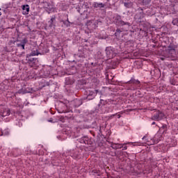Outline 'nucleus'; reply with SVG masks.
<instances>
[{
	"instance_id": "nucleus-1",
	"label": "nucleus",
	"mask_w": 178,
	"mask_h": 178,
	"mask_svg": "<svg viewBox=\"0 0 178 178\" xmlns=\"http://www.w3.org/2000/svg\"><path fill=\"white\" fill-rule=\"evenodd\" d=\"M126 84H127V87L128 90L134 91V90H137L141 86V82L138 79L132 77L129 81L126 82Z\"/></svg>"
},
{
	"instance_id": "nucleus-2",
	"label": "nucleus",
	"mask_w": 178,
	"mask_h": 178,
	"mask_svg": "<svg viewBox=\"0 0 178 178\" xmlns=\"http://www.w3.org/2000/svg\"><path fill=\"white\" fill-rule=\"evenodd\" d=\"M114 23L118 27L123 26H127L128 27H131V23L122 20V16H120V15H117L114 17Z\"/></svg>"
},
{
	"instance_id": "nucleus-3",
	"label": "nucleus",
	"mask_w": 178,
	"mask_h": 178,
	"mask_svg": "<svg viewBox=\"0 0 178 178\" xmlns=\"http://www.w3.org/2000/svg\"><path fill=\"white\" fill-rule=\"evenodd\" d=\"M99 91L98 90H87L86 91V97H83V100L88 99V101H91L97 97V95L98 94Z\"/></svg>"
},
{
	"instance_id": "nucleus-4",
	"label": "nucleus",
	"mask_w": 178,
	"mask_h": 178,
	"mask_svg": "<svg viewBox=\"0 0 178 178\" xmlns=\"http://www.w3.org/2000/svg\"><path fill=\"white\" fill-rule=\"evenodd\" d=\"M177 47L178 46L173 43H170L168 46V52L169 56H171L172 58H175V56H176V51L177 49Z\"/></svg>"
},
{
	"instance_id": "nucleus-5",
	"label": "nucleus",
	"mask_w": 178,
	"mask_h": 178,
	"mask_svg": "<svg viewBox=\"0 0 178 178\" xmlns=\"http://www.w3.org/2000/svg\"><path fill=\"white\" fill-rule=\"evenodd\" d=\"M105 51L108 59H113V58H115L116 56L115 48L112 47H107L105 49Z\"/></svg>"
},
{
	"instance_id": "nucleus-6",
	"label": "nucleus",
	"mask_w": 178,
	"mask_h": 178,
	"mask_svg": "<svg viewBox=\"0 0 178 178\" xmlns=\"http://www.w3.org/2000/svg\"><path fill=\"white\" fill-rule=\"evenodd\" d=\"M113 102L114 101L111 99H108L106 101H104V99H100V102L96 107L95 110L93 111V113H98V112L99 111V108H101V105L105 106L106 105V104H108V105H111V104H113Z\"/></svg>"
},
{
	"instance_id": "nucleus-7",
	"label": "nucleus",
	"mask_w": 178,
	"mask_h": 178,
	"mask_svg": "<svg viewBox=\"0 0 178 178\" xmlns=\"http://www.w3.org/2000/svg\"><path fill=\"white\" fill-rule=\"evenodd\" d=\"M163 118H165V113L161 111H158L154 115L151 117V120L156 122H159V120H162Z\"/></svg>"
},
{
	"instance_id": "nucleus-8",
	"label": "nucleus",
	"mask_w": 178,
	"mask_h": 178,
	"mask_svg": "<svg viewBox=\"0 0 178 178\" xmlns=\"http://www.w3.org/2000/svg\"><path fill=\"white\" fill-rule=\"evenodd\" d=\"M81 144H85V145H92V140L88 136H83L78 140Z\"/></svg>"
},
{
	"instance_id": "nucleus-9",
	"label": "nucleus",
	"mask_w": 178,
	"mask_h": 178,
	"mask_svg": "<svg viewBox=\"0 0 178 178\" xmlns=\"http://www.w3.org/2000/svg\"><path fill=\"white\" fill-rule=\"evenodd\" d=\"M83 100H84L83 97L82 99H74L71 102V105L73 108H79V106L83 105Z\"/></svg>"
},
{
	"instance_id": "nucleus-10",
	"label": "nucleus",
	"mask_w": 178,
	"mask_h": 178,
	"mask_svg": "<svg viewBox=\"0 0 178 178\" xmlns=\"http://www.w3.org/2000/svg\"><path fill=\"white\" fill-rule=\"evenodd\" d=\"M33 56H31L30 54H27L26 57V60L27 63L31 65V66H34L35 65V63L37 62V58H33Z\"/></svg>"
},
{
	"instance_id": "nucleus-11",
	"label": "nucleus",
	"mask_w": 178,
	"mask_h": 178,
	"mask_svg": "<svg viewBox=\"0 0 178 178\" xmlns=\"http://www.w3.org/2000/svg\"><path fill=\"white\" fill-rule=\"evenodd\" d=\"M29 42V40L27 38H24L22 40H19V43L17 44V47L18 48H22V49H25L26 44Z\"/></svg>"
},
{
	"instance_id": "nucleus-12",
	"label": "nucleus",
	"mask_w": 178,
	"mask_h": 178,
	"mask_svg": "<svg viewBox=\"0 0 178 178\" xmlns=\"http://www.w3.org/2000/svg\"><path fill=\"white\" fill-rule=\"evenodd\" d=\"M10 115V110L9 108H2L0 110V116L5 118Z\"/></svg>"
},
{
	"instance_id": "nucleus-13",
	"label": "nucleus",
	"mask_w": 178,
	"mask_h": 178,
	"mask_svg": "<svg viewBox=\"0 0 178 178\" xmlns=\"http://www.w3.org/2000/svg\"><path fill=\"white\" fill-rule=\"evenodd\" d=\"M108 143L111 144V147L113 148V149H120L121 148H123V145H124V144L114 143L113 142Z\"/></svg>"
},
{
	"instance_id": "nucleus-14",
	"label": "nucleus",
	"mask_w": 178,
	"mask_h": 178,
	"mask_svg": "<svg viewBox=\"0 0 178 178\" xmlns=\"http://www.w3.org/2000/svg\"><path fill=\"white\" fill-rule=\"evenodd\" d=\"M74 84V78L73 76H70L65 78V86H72Z\"/></svg>"
},
{
	"instance_id": "nucleus-15",
	"label": "nucleus",
	"mask_w": 178,
	"mask_h": 178,
	"mask_svg": "<svg viewBox=\"0 0 178 178\" xmlns=\"http://www.w3.org/2000/svg\"><path fill=\"white\" fill-rule=\"evenodd\" d=\"M55 22H56V17L55 16L51 17L50 20L48 22V26L50 29H55Z\"/></svg>"
},
{
	"instance_id": "nucleus-16",
	"label": "nucleus",
	"mask_w": 178,
	"mask_h": 178,
	"mask_svg": "<svg viewBox=\"0 0 178 178\" xmlns=\"http://www.w3.org/2000/svg\"><path fill=\"white\" fill-rule=\"evenodd\" d=\"M65 17L67 19L66 20L60 19V22L63 23L64 26H65V27H70V25L73 24V22H70L69 21V15H65Z\"/></svg>"
},
{
	"instance_id": "nucleus-17",
	"label": "nucleus",
	"mask_w": 178,
	"mask_h": 178,
	"mask_svg": "<svg viewBox=\"0 0 178 178\" xmlns=\"http://www.w3.org/2000/svg\"><path fill=\"white\" fill-rule=\"evenodd\" d=\"M152 0H138V3L141 6H149Z\"/></svg>"
},
{
	"instance_id": "nucleus-18",
	"label": "nucleus",
	"mask_w": 178,
	"mask_h": 178,
	"mask_svg": "<svg viewBox=\"0 0 178 178\" xmlns=\"http://www.w3.org/2000/svg\"><path fill=\"white\" fill-rule=\"evenodd\" d=\"M23 15H29V12H30V6L29 4L22 6Z\"/></svg>"
},
{
	"instance_id": "nucleus-19",
	"label": "nucleus",
	"mask_w": 178,
	"mask_h": 178,
	"mask_svg": "<svg viewBox=\"0 0 178 178\" xmlns=\"http://www.w3.org/2000/svg\"><path fill=\"white\" fill-rule=\"evenodd\" d=\"M124 6L126 7L127 9H131L133 8V5H134V3L133 1H129L127 0V2H123Z\"/></svg>"
},
{
	"instance_id": "nucleus-20",
	"label": "nucleus",
	"mask_w": 178,
	"mask_h": 178,
	"mask_svg": "<svg viewBox=\"0 0 178 178\" xmlns=\"http://www.w3.org/2000/svg\"><path fill=\"white\" fill-rule=\"evenodd\" d=\"M92 6L95 8L101 9L102 8H105V4H104L103 3L94 2Z\"/></svg>"
},
{
	"instance_id": "nucleus-21",
	"label": "nucleus",
	"mask_w": 178,
	"mask_h": 178,
	"mask_svg": "<svg viewBox=\"0 0 178 178\" xmlns=\"http://www.w3.org/2000/svg\"><path fill=\"white\" fill-rule=\"evenodd\" d=\"M59 159H58V158L56 157H52L51 158V165H53V166H58L59 165Z\"/></svg>"
},
{
	"instance_id": "nucleus-22",
	"label": "nucleus",
	"mask_w": 178,
	"mask_h": 178,
	"mask_svg": "<svg viewBox=\"0 0 178 178\" xmlns=\"http://www.w3.org/2000/svg\"><path fill=\"white\" fill-rule=\"evenodd\" d=\"M138 11L139 12L140 16L139 17V19H143L144 17V8L139 7L138 8Z\"/></svg>"
},
{
	"instance_id": "nucleus-23",
	"label": "nucleus",
	"mask_w": 178,
	"mask_h": 178,
	"mask_svg": "<svg viewBox=\"0 0 178 178\" xmlns=\"http://www.w3.org/2000/svg\"><path fill=\"white\" fill-rule=\"evenodd\" d=\"M29 55H31V56H37L38 55H40V52H38V49H35V50H33L30 54Z\"/></svg>"
},
{
	"instance_id": "nucleus-24",
	"label": "nucleus",
	"mask_w": 178,
	"mask_h": 178,
	"mask_svg": "<svg viewBox=\"0 0 178 178\" xmlns=\"http://www.w3.org/2000/svg\"><path fill=\"white\" fill-rule=\"evenodd\" d=\"M122 31L121 29H117L115 31V37H119L120 35V33H122Z\"/></svg>"
},
{
	"instance_id": "nucleus-25",
	"label": "nucleus",
	"mask_w": 178,
	"mask_h": 178,
	"mask_svg": "<svg viewBox=\"0 0 178 178\" xmlns=\"http://www.w3.org/2000/svg\"><path fill=\"white\" fill-rule=\"evenodd\" d=\"M40 86H41V88H44V87H47L49 86V82L41 83Z\"/></svg>"
},
{
	"instance_id": "nucleus-26",
	"label": "nucleus",
	"mask_w": 178,
	"mask_h": 178,
	"mask_svg": "<svg viewBox=\"0 0 178 178\" xmlns=\"http://www.w3.org/2000/svg\"><path fill=\"white\" fill-rule=\"evenodd\" d=\"M27 92H30L27 91L26 90H23V89H21L18 91L19 94H27Z\"/></svg>"
},
{
	"instance_id": "nucleus-27",
	"label": "nucleus",
	"mask_w": 178,
	"mask_h": 178,
	"mask_svg": "<svg viewBox=\"0 0 178 178\" xmlns=\"http://www.w3.org/2000/svg\"><path fill=\"white\" fill-rule=\"evenodd\" d=\"M75 24H76L77 26H83L81 21H80V18H78L76 19V21L75 22Z\"/></svg>"
},
{
	"instance_id": "nucleus-28",
	"label": "nucleus",
	"mask_w": 178,
	"mask_h": 178,
	"mask_svg": "<svg viewBox=\"0 0 178 178\" xmlns=\"http://www.w3.org/2000/svg\"><path fill=\"white\" fill-rule=\"evenodd\" d=\"M98 23H101V21L97 20L93 23L94 29H97L98 27Z\"/></svg>"
},
{
	"instance_id": "nucleus-29",
	"label": "nucleus",
	"mask_w": 178,
	"mask_h": 178,
	"mask_svg": "<svg viewBox=\"0 0 178 178\" xmlns=\"http://www.w3.org/2000/svg\"><path fill=\"white\" fill-rule=\"evenodd\" d=\"M166 129H168V125H166V124H163L161 127V130H163V133H165V131H166Z\"/></svg>"
},
{
	"instance_id": "nucleus-30",
	"label": "nucleus",
	"mask_w": 178,
	"mask_h": 178,
	"mask_svg": "<svg viewBox=\"0 0 178 178\" xmlns=\"http://www.w3.org/2000/svg\"><path fill=\"white\" fill-rule=\"evenodd\" d=\"M177 20L178 19L176 18L172 21V24H174V26H176L177 24Z\"/></svg>"
},
{
	"instance_id": "nucleus-31",
	"label": "nucleus",
	"mask_w": 178,
	"mask_h": 178,
	"mask_svg": "<svg viewBox=\"0 0 178 178\" xmlns=\"http://www.w3.org/2000/svg\"><path fill=\"white\" fill-rule=\"evenodd\" d=\"M91 127L94 129V127H97V122L94 121L92 123V125Z\"/></svg>"
},
{
	"instance_id": "nucleus-32",
	"label": "nucleus",
	"mask_w": 178,
	"mask_h": 178,
	"mask_svg": "<svg viewBox=\"0 0 178 178\" xmlns=\"http://www.w3.org/2000/svg\"><path fill=\"white\" fill-rule=\"evenodd\" d=\"M113 106H111L109 108H108V112H113Z\"/></svg>"
},
{
	"instance_id": "nucleus-33",
	"label": "nucleus",
	"mask_w": 178,
	"mask_h": 178,
	"mask_svg": "<svg viewBox=\"0 0 178 178\" xmlns=\"http://www.w3.org/2000/svg\"><path fill=\"white\" fill-rule=\"evenodd\" d=\"M47 122H49L50 123H54V119L49 118V120H48Z\"/></svg>"
},
{
	"instance_id": "nucleus-34",
	"label": "nucleus",
	"mask_w": 178,
	"mask_h": 178,
	"mask_svg": "<svg viewBox=\"0 0 178 178\" xmlns=\"http://www.w3.org/2000/svg\"><path fill=\"white\" fill-rule=\"evenodd\" d=\"M111 156H118V154H116V152L112 153Z\"/></svg>"
},
{
	"instance_id": "nucleus-35",
	"label": "nucleus",
	"mask_w": 178,
	"mask_h": 178,
	"mask_svg": "<svg viewBox=\"0 0 178 178\" xmlns=\"http://www.w3.org/2000/svg\"><path fill=\"white\" fill-rule=\"evenodd\" d=\"M126 149H127V146H123L122 147V150L124 151Z\"/></svg>"
},
{
	"instance_id": "nucleus-36",
	"label": "nucleus",
	"mask_w": 178,
	"mask_h": 178,
	"mask_svg": "<svg viewBox=\"0 0 178 178\" xmlns=\"http://www.w3.org/2000/svg\"><path fill=\"white\" fill-rule=\"evenodd\" d=\"M2 134L6 136V135L9 134V132H8V131H6L5 133L2 132Z\"/></svg>"
},
{
	"instance_id": "nucleus-37",
	"label": "nucleus",
	"mask_w": 178,
	"mask_h": 178,
	"mask_svg": "<svg viewBox=\"0 0 178 178\" xmlns=\"http://www.w3.org/2000/svg\"><path fill=\"white\" fill-rule=\"evenodd\" d=\"M92 173L98 174V170H92Z\"/></svg>"
},
{
	"instance_id": "nucleus-38",
	"label": "nucleus",
	"mask_w": 178,
	"mask_h": 178,
	"mask_svg": "<svg viewBox=\"0 0 178 178\" xmlns=\"http://www.w3.org/2000/svg\"><path fill=\"white\" fill-rule=\"evenodd\" d=\"M90 23H92L91 21H87L86 24L87 26H89Z\"/></svg>"
},
{
	"instance_id": "nucleus-39",
	"label": "nucleus",
	"mask_w": 178,
	"mask_h": 178,
	"mask_svg": "<svg viewBox=\"0 0 178 178\" xmlns=\"http://www.w3.org/2000/svg\"><path fill=\"white\" fill-rule=\"evenodd\" d=\"M46 10L48 12V13H49V12H51V9L46 8Z\"/></svg>"
},
{
	"instance_id": "nucleus-40",
	"label": "nucleus",
	"mask_w": 178,
	"mask_h": 178,
	"mask_svg": "<svg viewBox=\"0 0 178 178\" xmlns=\"http://www.w3.org/2000/svg\"><path fill=\"white\" fill-rule=\"evenodd\" d=\"M18 125L19 127H21V126L22 125V124H20V121H18Z\"/></svg>"
},
{
	"instance_id": "nucleus-41",
	"label": "nucleus",
	"mask_w": 178,
	"mask_h": 178,
	"mask_svg": "<svg viewBox=\"0 0 178 178\" xmlns=\"http://www.w3.org/2000/svg\"><path fill=\"white\" fill-rule=\"evenodd\" d=\"M152 125L156 124V122H153L152 123Z\"/></svg>"
},
{
	"instance_id": "nucleus-42",
	"label": "nucleus",
	"mask_w": 178,
	"mask_h": 178,
	"mask_svg": "<svg viewBox=\"0 0 178 178\" xmlns=\"http://www.w3.org/2000/svg\"><path fill=\"white\" fill-rule=\"evenodd\" d=\"M144 138H145V136H144V137L142 138V140H144Z\"/></svg>"
},
{
	"instance_id": "nucleus-43",
	"label": "nucleus",
	"mask_w": 178,
	"mask_h": 178,
	"mask_svg": "<svg viewBox=\"0 0 178 178\" xmlns=\"http://www.w3.org/2000/svg\"><path fill=\"white\" fill-rule=\"evenodd\" d=\"M2 33V31H1V29H0V34Z\"/></svg>"
},
{
	"instance_id": "nucleus-44",
	"label": "nucleus",
	"mask_w": 178,
	"mask_h": 178,
	"mask_svg": "<svg viewBox=\"0 0 178 178\" xmlns=\"http://www.w3.org/2000/svg\"><path fill=\"white\" fill-rule=\"evenodd\" d=\"M124 154H127L128 155V154H127V152H124Z\"/></svg>"
},
{
	"instance_id": "nucleus-45",
	"label": "nucleus",
	"mask_w": 178,
	"mask_h": 178,
	"mask_svg": "<svg viewBox=\"0 0 178 178\" xmlns=\"http://www.w3.org/2000/svg\"><path fill=\"white\" fill-rule=\"evenodd\" d=\"M118 118H120V115H118Z\"/></svg>"
},
{
	"instance_id": "nucleus-46",
	"label": "nucleus",
	"mask_w": 178,
	"mask_h": 178,
	"mask_svg": "<svg viewBox=\"0 0 178 178\" xmlns=\"http://www.w3.org/2000/svg\"><path fill=\"white\" fill-rule=\"evenodd\" d=\"M118 118H120V115H118Z\"/></svg>"
}]
</instances>
